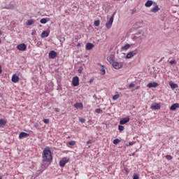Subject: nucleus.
<instances>
[{"mask_svg":"<svg viewBox=\"0 0 179 179\" xmlns=\"http://www.w3.org/2000/svg\"><path fill=\"white\" fill-rule=\"evenodd\" d=\"M43 162H46L48 163L49 162H51L52 160V155L51 154V150L50 148H46L43 150Z\"/></svg>","mask_w":179,"mask_h":179,"instance_id":"nucleus-1","label":"nucleus"},{"mask_svg":"<svg viewBox=\"0 0 179 179\" xmlns=\"http://www.w3.org/2000/svg\"><path fill=\"white\" fill-rule=\"evenodd\" d=\"M115 15V13H114L110 17V20L106 23V29H111V26H113V22H114V16Z\"/></svg>","mask_w":179,"mask_h":179,"instance_id":"nucleus-2","label":"nucleus"},{"mask_svg":"<svg viewBox=\"0 0 179 179\" xmlns=\"http://www.w3.org/2000/svg\"><path fill=\"white\" fill-rule=\"evenodd\" d=\"M71 159L67 157H63L60 161H59V166L60 167H65V164L66 163L69 162Z\"/></svg>","mask_w":179,"mask_h":179,"instance_id":"nucleus-3","label":"nucleus"},{"mask_svg":"<svg viewBox=\"0 0 179 179\" xmlns=\"http://www.w3.org/2000/svg\"><path fill=\"white\" fill-rule=\"evenodd\" d=\"M112 66L115 69H121V68H122V64L121 62H114L112 64Z\"/></svg>","mask_w":179,"mask_h":179,"instance_id":"nucleus-4","label":"nucleus"},{"mask_svg":"<svg viewBox=\"0 0 179 179\" xmlns=\"http://www.w3.org/2000/svg\"><path fill=\"white\" fill-rule=\"evenodd\" d=\"M57 55H58L57 52H55V50H51L48 54V58H50V59H54L55 58H57Z\"/></svg>","mask_w":179,"mask_h":179,"instance_id":"nucleus-5","label":"nucleus"},{"mask_svg":"<svg viewBox=\"0 0 179 179\" xmlns=\"http://www.w3.org/2000/svg\"><path fill=\"white\" fill-rule=\"evenodd\" d=\"M107 61L112 65L115 62V56L114 55H110L107 57Z\"/></svg>","mask_w":179,"mask_h":179,"instance_id":"nucleus-6","label":"nucleus"},{"mask_svg":"<svg viewBox=\"0 0 179 179\" xmlns=\"http://www.w3.org/2000/svg\"><path fill=\"white\" fill-rule=\"evenodd\" d=\"M72 85L75 87H76V86H79V77L75 76V77L73 78Z\"/></svg>","mask_w":179,"mask_h":179,"instance_id":"nucleus-7","label":"nucleus"},{"mask_svg":"<svg viewBox=\"0 0 179 179\" xmlns=\"http://www.w3.org/2000/svg\"><path fill=\"white\" fill-rule=\"evenodd\" d=\"M143 36V34H142V32H138V33H137V34H134V36H133L132 37H131V38L133 39V40H141V39H142V36Z\"/></svg>","mask_w":179,"mask_h":179,"instance_id":"nucleus-8","label":"nucleus"},{"mask_svg":"<svg viewBox=\"0 0 179 179\" xmlns=\"http://www.w3.org/2000/svg\"><path fill=\"white\" fill-rule=\"evenodd\" d=\"M127 122H129V117L122 118L120 120V125H125V124H127Z\"/></svg>","mask_w":179,"mask_h":179,"instance_id":"nucleus-9","label":"nucleus"},{"mask_svg":"<svg viewBox=\"0 0 179 179\" xmlns=\"http://www.w3.org/2000/svg\"><path fill=\"white\" fill-rule=\"evenodd\" d=\"M159 86V83L156 82L150 83L147 85V87H149L150 89H152V87H157Z\"/></svg>","mask_w":179,"mask_h":179,"instance_id":"nucleus-10","label":"nucleus"},{"mask_svg":"<svg viewBox=\"0 0 179 179\" xmlns=\"http://www.w3.org/2000/svg\"><path fill=\"white\" fill-rule=\"evenodd\" d=\"M27 136H30V134L26 132H21L19 135L20 139H23V138H27Z\"/></svg>","mask_w":179,"mask_h":179,"instance_id":"nucleus-11","label":"nucleus"},{"mask_svg":"<svg viewBox=\"0 0 179 179\" xmlns=\"http://www.w3.org/2000/svg\"><path fill=\"white\" fill-rule=\"evenodd\" d=\"M11 80L13 83H17L19 81V76H16V74L13 75Z\"/></svg>","mask_w":179,"mask_h":179,"instance_id":"nucleus-12","label":"nucleus"},{"mask_svg":"<svg viewBox=\"0 0 179 179\" xmlns=\"http://www.w3.org/2000/svg\"><path fill=\"white\" fill-rule=\"evenodd\" d=\"M177 108H179V103H173V104L170 107V110H171V111H174V110H177Z\"/></svg>","mask_w":179,"mask_h":179,"instance_id":"nucleus-13","label":"nucleus"},{"mask_svg":"<svg viewBox=\"0 0 179 179\" xmlns=\"http://www.w3.org/2000/svg\"><path fill=\"white\" fill-rule=\"evenodd\" d=\"M151 108L152 110H160V105H159V103H155L151 105Z\"/></svg>","mask_w":179,"mask_h":179,"instance_id":"nucleus-14","label":"nucleus"},{"mask_svg":"<svg viewBox=\"0 0 179 179\" xmlns=\"http://www.w3.org/2000/svg\"><path fill=\"white\" fill-rule=\"evenodd\" d=\"M159 10H160V8H159V6L156 5L154 8L151 9V12L152 13H157V12H159Z\"/></svg>","mask_w":179,"mask_h":179,"instance_id":"nucleus-15","label":"nucleus"},{"mask_svg":"<svg viewBox=\"0 0 179 179\" xmlns=\"http://www.w3.org/2000/svg\"><path fill=\"white\" fill-rule=\"evenodd\" d=\"M48 36H50V33L47 31H43L41 34V38H45V37H48Z\"/></svg>","mask_w":179,"mask_h":179,"instance_id":"nucleus-16","label":"nucleus"},{"mask_svg":"<svg viewBox=\"0 0 179 179\" xmlns=\"http://www.w3.org/2000/svg\"><path fill=\"white\" fill-rule=\"evenodd\" d=\"M152 5H153V1L152 0H148L145 3V8H150Z\"/></svg>","mask_w":179,"mask_h":179,"instance_id":"nucleus-17","label":"nucleus"},{"mask_svg":"<svg viewBox=\"0 0 179 179\" xmlns=\"http://www.w3.org/2000/svg\"><path fill=\"white\" fill-rule=\"evenodd\" d=\"M50 20H51L48 17L42 18L40 20V23H41V24H45V23H48V22H50Z\"/></svg>","mask_w":179,"mask_h":179,"instance_id":"nucleus-18","label":"nucleus"},{"mask_svg":"<svg viewBox=\"0 0 179 179\" xmlns=\"http://www.w3.org/2000/svg\"><path fill=\"white\" fill-rule=\"evenodd\" d=\"M136 52L135 51H131L129 53H127V55H126V58L129 59V58H132V57H134V55H136Z\"/></svg>","mask_w":179,"mask_h":179,"instance_id":"nucleus-19","label":"nucleus"},{"mask_svg":"<svg viewBox=\"0 0 179 179\" xmlns=\"http://www.w3.org/2000/svg\"><path fill=\"white\" fill-rule=\"evenodd\" d=\"M27 48V45H17V49L20 51H26V49Z\"/></svg>","mask_w":179,"mask_h":179,"instance_id":"nucleus-20","label":"nucleus"},{"mask_svg":"<svg viewBox=\"0 0 179 179\" xmlns=\"http://www.w3.org/2000/svg\"><path fill=\"white\" fill-rule=\"evenodd\" d=\"M6 120L5 119H0V128H3L6 125Z\"/></svg>","mask_w":179,"mask_h":179,"instance_id":"nucleus-21","label":"nucleus"},{"mask_svg":"<svg viewBox=\"0 0 179 179\" xmlns=\"http://www.w3.org/2000/svg\"><path fill=\"white\" fill-rule=\"evenodd\" d=\"M75 108H83V103H76L74 104Z\"/></svg>","mask_w":179,"mask_h":179,"instance_id":"nucleus-22","label":"nucleus"},{"mask_svg":"<svg viewBox=\"0 0 179 179\" xmlns=\"http://www.w3.org/2000/svg\"><path fill=\"white\" fill-rule=\"evenodd\" d=\"M36 20L31 19V20H28L27 22V26H31V24H34V23H35Z\"/></svg>","mask_w":179,"mask_h":179,"instance_id":"nucleus-23","label":"nucleus"},{"mask_svg":"<svg viewBox=\"0 0 179 179\" xmlns=\"http://www.w3.org/2000/svg\"><path fill=\"white\" fill-rule=\"evenodd\" d=\"M169 85L172 89H177V87H178V85L173 83V82L169 83Z\"/></svg>","mask_w":179,"mask_h":179,"instance_id":"nucleus-24","label":"nucleus"},{"mask_svg":"<svg viewBox=\"0 0 179 179\" xmlns=\"http://www.w3.org/2000/svg\"><path fill=\"white\" fill-rule=\"evenodd\" d=\"M99 65H100L101 66H102L101 69V75H106V69H104V66L99 64Z\"/></svg>","mask_w":179,"mask_h":179,"instance_id":"nucleus-25","label":"nucleus"},{"mask_svg":"<svg viewBox=\"0 0 179 179\" xmlns=\"http://www.w3.org/2000/svg\"><path fill=\"white\" fill-rule=\"evenodd\" d=\"M13 8H14L13 5H6L4 7V9H13Z\"/></svg>","mask_w":179,"mask_h":179,"instance_id":"nucleus-26","label":"nucleus"},{"mask_svg":"<svg viewBox=\"0 0 179 179\" xmlns=\"http://www.w3.org/2000/svg\"><path fill=\"white\" fill-rule=\"evenodd\" d=\"M95 113H96L97 114H102L103 110H101L100 108H96V109H95Z\"/></svg>","mask_w":179,"mask_h":179,"instance_id":"nucleus-27","label":"nucleus"},{"mask_svg":"<svg viewBox=\"0 0 179 179\" xmlns=\"http://www.w3.org/2000/svg\"><path fill=\"white\" fill-rule=\"evenodd\" d=\"M124 129H125V127L122 125H119L118 126V130L120 131V132L124 131Z\"/></svg>","mask_w":179,"mask_h":179,"instance_id":"nucleus-28","label":"nucleus"},{"mask_svg":"<svg viewBox=\"0 0 179 179\" xmlns=\"http://www.w3.org/2000/svg\"><path fill=\"white\" fill-rule=\"evenodd\" d=\"M94 26H96V27L100 26V21L99 20H95L94 22Z\"/></svg>","mask_w":179,"mask_h":179,"instance_id":"nucleus-29","label":"nucleus"},{"mask_svg":"<svg viewBox=\"0 0 179 179\" xmlns=\"http://www.w3.org/2000/svg\"><path fill=\"white\" fill-rule=\"evenodd\" d=\"M120 142H121V140H120L118 138H115L113 140L114 145H117V143H120Z\"/></svg>","mask_w":179,"mask_h":179,"instance_id":"nucleus-30","label":"nucleus"},{"mask_svg":"<svg viewBox=\"0 0 179 179\" xmlns=\"http://www.w3.org/2000/svg\"><path fill=\"white\" fill-rule=\"evenodd\" d=\"M120 99V94H115L113 96V100H118Z\"/></svg>","mask_w":179,"mask_h":179,"instance_id":"nucleus-31","label":"nucleus"},{"mask_svg":"<svg viewBox=\"0 0 179 179\" xmlns=\"http://www.w3.org/2000/svg\"><path fill=\"white\" fill-rule=\"evenodd\" d=\"M79 121H80V122H81L82 124H85V122H86V120H85V118H83V117H80V118L79 119Z\"/></svg>","mask_w":179,"mask_h":179,"instance_id":"nucleus-32","label":"nucleus"},{"mask_svg":"<svg viewBox=\"0 0 179 179\" xmlns=\"http://www.w3.org/2000/svg\"><path fill=\"white\" fill-rule=\"evenodd\" d=\"M134 145H135V141H130L129 144H126V146H132Z\"/></svg>","mask_w":179,"mask_h":179,"instance_id":"nucleus-33","label":"nucleus"},{"mask_svg":"<svg viewBox=\"0 0 179 179\" xmlns=\"http://www.w3.org/2000/svg\"><path fill=\"white\" fill-rule=\"evenodd\" d=\"M129 47H131L130 45H124L122 47V50L124 51L125 50H128V48H129Z\"/></svg>","mask_w":179,"mask_h":179,"instance_id":"nucleus-34","label":"nucleus"},{"mask_svg":"<svg viewBox=\"0 0 179 179\" xmlns=\"http://www.w3.org/2000/svg\"><path fill=\"white\" fill-rule=\"evenodd\" d=\"M165 157H166V160H172L173 159V157L171 155H166Z\"/></svg>","mask_w":179,"mask_h":179,"instance_id":"nucleus-35","label":"nucleus"},{"mask_svg":"<svg viewBox=\"0 0 179 179\" xmlns=\"http://www.w3.org/2000/svg\"><path fill=\"white\" fill-rule=\"evenodd\" d=\"M75 143H76L75 141H71L69 142V145H70V146L75 145Z\"/></svg>","mask_w":179,"mask_h":179,"instance_id":"nucleus-36","label":"nucleus"},{"mask_svg":"<svg viewBox=\"0 0 179 179\" xmlns=\"http://www.w3.org/2000/svg\"><path fill=\"white\" fill-rule=\"evenodd\" d=\"M133 179H139V174L134 173L133 176Z\"/></svg>","mask_w":179,"mask_h":179,"instance_id":"nucleus-37","label":"nucleus"},{"mask_svg":"<svg viewBox=\"0 0 179 179\" xmlns=\"http://www.w3.org/2000/svg\"><path fill=\"white\" fill-rule=\"evenodd\" d=\"M93 47H94V45H86V50H92V48H93Z\"/></svg>","mask_w":179,"mask_h":179,"instance_id":"nucleus-38","label":"nucleus"},{"mask_svg":"<svg viewBox=\"0 0 179 179\" xmlns=\"http://www.w3.org/2000/svg\"><path fill=\"white\" fill-rule=\"evenodd\" d=\"M43 122L44 124H50V119H44Z\"/></svg>","mask_w":179,"mask_h":179,"instance_id":"nucleus-39","label":"nucleus"},{"mask_svg":"<svg viewBox=\"0 0 179 179\" xmlns=\"http://www.w3.org/2000/svg\"><path fill=\"white\" fill-rule=\"evenodd\" d=\"M169 64H171V65H174V64H177V62H176V60H171Z\"/></svg>","mask_w":179,"mask_h":179,"instance_id":"nucleus-40","label":"nucleus"},{"mask_svg":"<svg viewBox=\"0 0 179 179\" xmlns=\"http://www.w3.org/2000/svg\"><path fill=\"white\" fill-rule=\"evenodd\" d=\"M129 89H132V87H135V84L131 83L129 85Z\"/></svg>","mask_w":179,"mask_h":179,"instance_id":"nucleus-41","label":"nucleus"},{"mask_svg":"<svg viewBox=\"0 0 179 179\" xmlns=\"http://www.w3.org/2000/svg\"><path fill=\"white\" fill-rule=\"evenodd\" d=\"M83 70V69H82V67H80L79 69L78 70V73H82Z\"/></svg>","mask_w":179,"mask_h":179,"instance_id":"nucleus-42","label":"nucleus"},{"mask_svg":"<svg viewBox=\"0 0 179 179\" xmlns=\"http://www.w3.org/2000/svg\"><path fill=\"white\" fill-rule=\"evenodd\" d=\"M90 143H93V141L89 140L87 141V145H90Z\"/></svg>","mask_w":179,"mask_h":179,"instance_id":"nucleus-43","label":"nucleus"},{"mask_svg":"<svg viewBox=\"0 0 179 179\" xmlns=\"http://www.w3.org/2000/svg\"><path fill=\"white\" fill-rule=\"evenodd\" d=\"M134 13H136V10H133V11L131 12V15H134Z\"/></svg>","mask_w":179,"mask_h":179,"instance_id":"nucleus-44","label":"nucleus"},{"mask_svg":"<svg viewBox=\"0 0 179 179\" xmlns=\"http://www.w3.org/2000/svg\"><path fill=\"white\" fill-rule=\"evenodd\" d=\"M0 73H2V66L0 64Z\"/></svg>","mask_w":179,"mask_h":179,"instance_id":"nucleus-45","label":"nucleus"},{"mask_svg":"<svg viewBox=\"0 0 179 179\" xmlns=\"http://www.w3.org/2000/svg\"><path fill=\"white\" fill-rule=\"evenodd\" d=\"M86 45H93V43H87L86 44Z\"/></svg>","mask_w":179,"mask_h":179,"instance_id":"nucleus-46","label":"nucleus"},{"mask_svg":"<svg viewBox=\"0 0 179 179\" xmlns=\"http://www.w3.org/2000/svg\"><path fill=\"white\" fill-rule=\"evenodd\" d=\"M94 100H99V99L97 98V96H96V95H94Z\"/></svg>","mask_w":179,"mask_h":179,"instance_id":"nucleus-47","label":"nucleus"},{"mask_svg":"<svg viewBox=\"0 0 179 179\" xmlns=\"http://www.w3.org/2000/svg\"><path fill=\"white\" fill-rule=\"evenodd\" d=\"M129 156H135V152L131 153Z\"/></svg>","mask_w":179,"mask_h":179,"instance_id":"nucleus-48","label":"nucleus"},{"mask_svg":"<svg viewBox=\"0 0 179 179\" xmlns=\"http://www.w3.org/2000/svg\"><path fill=\"white\" fill-rule=\"evenodd\" d=\"M152 5H155V6H156V5H157V3L153 1Z\"/></svg>","mask_w":179,"mask_h":179,"instance_id":"nucleus-49","label":"nucleus"},{"mask_svg":"<svg viewBox=\"0 0 179 179\" xmlns=\"http://www.w3.org/2000/svg\"><path fill=\"white\" fill-rule=\"evenodd\" d=\"M18 45H26V44H24V43H20V44H18Z\"/></svg>","mask_w":179,"mask_h":179,"instance_id":"nucleus-50","label":"nucleus"},{"mask_svg":"<svg viewBox=\"0 0 179 179\" xmlns=\"http://www.w3.org/2000/svg\"><path fill=\"white\" fill-rule=\"evenodd\" d=\"M125 45H131V44L127 43L125 44Z\"/></svg>","mask_w":179,"mask_h":179,"instance_id":"nucleus-51","label":"nucleus"},{"mask_svg":"<svg viewBox=\"0 0 179 179\" xmlns=\"http://www.w3.org/2000/svg\"><path fill=\"white\" fill-rule=\"evenodd\" d=\"M38 124H34V127H37Z\"/></svg>","mask_w":179,"mask_h":179,"instance_id":"nucleus-52","label":"nucleus"},{"mask_svg":"<svg viewBox=\"0 0 179 179\" xmlns=\"http://www.w3.org/2000/svg\"><path fill=\"white\" fill-rule=\"evenodd\" d=\"M59 89H61V87H57V90H59Z\"/></svg>","mask_w":179,"mask_h":179,"instance_id":"nucleus-53","label":"nucleus"},{"mask_svg":"<svg viewBox=\"0 0 179 179\" xmlns=\"http://www.w3.org/2000/svg\"><path fill=\"white\" fill-rule=\"evenodd\" d=\"M2 34V31H0V36Z\"/></svg>","mask_w":179,"mask_h":179,"instance_id":"nucleus-54","label":"nucleus"},{"mask_svg":"<svg viewBox=\"0 0 179 179\" xmlns=\"http://www.w3.org/2000/svg\"><path fill=\"white\" fill-rule=\"evenodd\" d=\"M78 36H76V40H78Z\"/></svg>","mask_w":179,"mask_h":179,"instance_id":"nucleus-55","label":"nucleus"},{"mask_svg":"<svg viewBox=\"0 0 179 179\" xmlns=\"http://www.w3.org/2000/svg\"><path fill=\"white\" fill-rule=\"evenodd\" d=\"M77 45H80V43H78L77 44Z\"/></svg>","mask_w":179,"mask_h":179,"instance_id":"nucleus-56","label":"nucleus"},{"mask_svg":"<svg viewBox=\"0 0 179 179\" xmlns=\"http://www.w3.org/2000/svg\"><path fill=\"white\" fill-rule=\"evenodd\" d=\"M73 8H76V6H73Z\"/></svg>","mask_w":179,"mask_h":179,"instance_id":"nucleus-57","label":"nucleus"},{"mask_svg":"<svg viewBox=\"0 0 179 179\" xmlns=\"http://www.w3.org/2000/svg\"><path fill=\"white\" fill-rule=\"evenodd\" d=\"M0 179H2V177H0Z\"/></svg>","mask_w":179,"mask_h":179,"instance_id":"nucleus-58","label":"nucleus"},{"mask_svg":"<svg viewBox=\"0 0 179 179\" xmlns=\"http://www.w3.org/2000/svg\"><path fill=\"white\" fill-rule=\"evenodd\" d=\"M0 43H1V39H0Z\"/></svg>","mask_w":179,"mask_h":179,"instance_id":"nucleus-59","label":"nucleus"},{"mask_svg":"<svg viewBox=\"0 0 179 179\" xmlns=\"http://www.w3.org/2000/svg\"><path fill=\"white\" fill-rule=\"evenodd\" d=\"M90 82H92V80H90Z\"/></svg>","mask_w":179,"mask_h":179,"instance_id":"nucleus-60","label":"nucleus"}]
</instances>
